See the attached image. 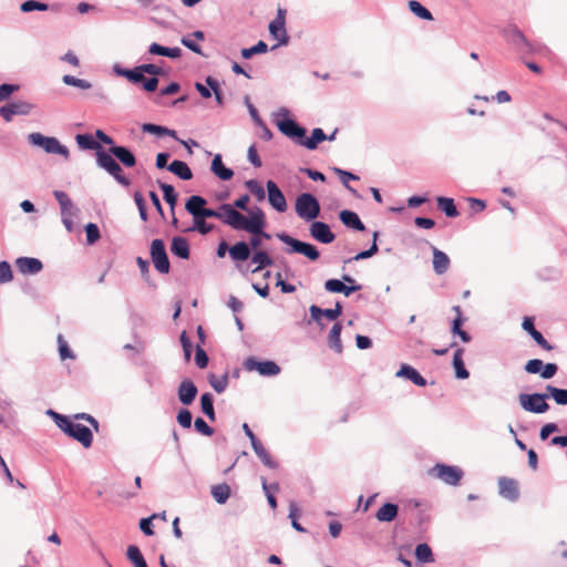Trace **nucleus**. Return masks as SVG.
Here are the masks:
<instances>
[{
	"label": "nucleus",
	"mask_w": 567,
	"mask_h": 567,
	"mask_svg": "<svg viewBox=\"0 0 567 567\" xmlns=\"http://www.w3.org/2000/svg\"><path fill=\"white\" fill-rule=\"evenodd\" d=\"M151 258L157 271L161 274H168L171 266L166 254L165 244L162 239H154L152 241Z\"/></svg>",
	"instance_id": "10"
},
{
	"label": "nucleus",
	"mask_w": 567,
	"mask_h": 567,
	"mask_svg": "<svg viewBox=\"0 0 567 567\" xmlns=\"http://www.w3.org/2000/svg\"><path fill=\"white\" fill-rule=\"evenodd\" d=\"M436 202L439 209L444 212L447 217H456L458 215V212L452 198L437 197Z\"/></svg>",
	"instance_id": "39"
},
{
	"label": "nucleus",
	"mask_w": 567,
	"mask_h": 567,
	"mask_svg": "<svg viewBox=\"0 0 567 567\" xmlns=\"http://www.w3.org/2000/svg\"><path fill=\"white\" fill-rule=\"evenodd\" d=\"M195 362H196L197 367L200 369L206 368L208 364V355L200 346H197L196 354H195Z\"/></svg>",
	"instance_id": "61"
},
{
	"label": "nucleus",
	"mask_w": 567,
	"mask_h": 567,
	"mask_svg": "<svg viewBox=\"0 0 567 567\" xmlns=\"http://www.w3.org/2000/svg\"><path fill=\"white\" fill-rule=\"evenodd\" d=\"M548 398H553L554 401L559 405H567V389H558L553 385H546V392Z\"/></svg>",
	"instance_id": "38"
},
{
	"label": "nucleus",
	"mask_w": 567,
	"mask_h": 567,
	"mask_svg": "<svg viewBox=\"0 0 567 567\" xmlns=\"http://www.w3.org/2000/svg\"><path fill=\"white\" fill-rule=\"evenodd\" d=\"M399 507L392 503L383 504L379 511L375 513V518L379 522L390 523L395 519L398 516Z\"/></svg>",
	"instance_id": "25"
},
{
	"label": "nucleus",
	"mask_w": 567,
	"mask_h": 567,
	"mask_svg": "<svg viewBox=\"0 0 567 567\" xmlns=\"http://www.w3.org/2000/svg\"><path fill=\"white\" fill-rule=\"evenodd\" d=\"M50 414L54 417L55 424L65 434L80 442L83 447L89 449L92 445L93 435L87 426L80 423H75L68 416L61 415L53 411H50Z\"/></svg>",
	"instance_id": "2"
},
{
	"label": "nucleus",
	"mask_w": 567,
	"mask_h": 567,
	"mask_svg": "<svg viewBox=\"0 0 567 567\" xmlns=\"http://www.w3.org/2000/svg\"><path fill=\"white\" fill-rule=\"evenodd\" d=\"M310 235L322 244H330L334 240L336 236L330 230V227L322 221H313L310 225Z\"/></svg>",
	"instance_id": "17"
},
{
	"label": "nucleus",
	"mask_w": 567,
	"mask_h": 567,
	"mask_svg": "<svg viewBox=\"0 0 567 567\" xmlns=\"http://www.w3.org/2000/svg\"><path fill=\"white\" fill-rule=\"evenodd\" d=\"M177 422L182 427L189 429L192 425V413L188 410H181L177 414Z\"/></svg>",
	"instance_id": "63"
},
{
	"label": "nucleus",
	"mask_w": 567,
	"mask_h": 567,
	"mask_svg": "<svg viewBox=\"0 0 567 567\" xmlns=\"http://www.w3.org/2000/svg\"><path fill=\"white\" fill-rule=\"evenodd\" d=\"M194 426L196 431L202 433L203 435L210 436L214 433V430L202 417H197L195 420Z\"/></svg>",
	"instance_id": "58"
},
{
	"label": "nucleus",
	"mask_w": 567,
	"mask_h": 567,
	"mask_svg": "<svg viewBox=\"0 0 567 567\" xmlns=\"http://www.w3.org/2000/svg\"><path fill=\"white\" fill-rule=\"evenodd\" d=\"M58 343H59V354L62 360L74 359V354L70 350V348L62 334L58 336Z\"/></svg>",
	"instance_id": "53"
},
{
	"label": "nucleus",
	"mask_w": 567,
	"mask_h": 567,
	"mask_svg": "<svg viewBox=\"0 0 567 567\" xmlns=\"http://www.w3.org/2000/svg\"><path fill=\"white\" fill-rule=\"evenodd\" d=\"M340 220L349 228L363 231L365 229L363 223L360 220L359 216L351 210H342L340 212Z\"/></svg>",
	"instance_id": "28"
},
{
	"label": "nucleus",
	"mask_w": 567,
	"mask_h": 567,
	"mask_svg": "<svg viewBox=\"0 0 567 567\" xmlns=\"http://www.w3.org/2000/svg\"><path fill=\"white\" fill-rule=\"evenodd\" d=\"M17 268L24 275H34L42 270L43 265L37 258L21 257L16 261Z\"/></svg>",
	"instance_id": "18"
},
{
	"label": "nucleus",
	"mask_w": 567,
	"mask_h": 567,
	"mask_svg": "<svg viewBox=\"0 0 567 567\" xmlns=\"http://www.w3.org/2000/svg\"><path fill=\"white\" fill-rule=\"evenodd\" d=\"M277 237L291 247V252L301 254L310 260H317L319 258V251L313 245L295 239L287 234H278Z\"/></svg>",
	"instance_id": "9"
},
{
	"label": "nucleus",
	"mask_w": 567,
	"mask_h": 567,
	"mask_svg": "<svg viewBox=\"0 0 567 567\" xmlns=\"http://www.w3.org/2000/svg\"><path fill=\"white\" fill-rule=\"evenodd\" d=\"M20 9L22 12H30L33 10L47 11L49 9V6L47 3L39 2L35 0H28L21 4Z\"/></svg>",
	"instance_id": "51"
},
{
	"label": "nucleus",
	"mask_w": 567,
	"mask_h": 567,
	"mask_svg": "<svg viewBox=\"0 0 567 567\" xmlns=\"http://www.w3.org/2000/svg\"><path fill=\"white\" fill-rule=\"evenodd\" d=\"M33 107V104L28 101H12L3 106H0V115L3 117L6 122H11L13 116L16 115L30 114Z\"/></svg>",
	"instance_id": "11"
},
{
	"label": "nucleus",
	"mask_w": 567,
	"mask_h": 567,
	"mask_svg": "<svg viewBox=\"0 0 567 567\" xmlns=\"http://www.w3.org/2000/svg\"><path fill=\"white\" fill-rule=\"evenodd\" d=\"M463 352L464 350L462 348H458L453 355V367L455 370V377L457 379H467L470 375L463 361Z\"/></svg>",
	"instance_id": "33"
},
{
	"label": "nucleus",
	"mask_w": 567,
	"mask_h": 567,
	"mask_svg": "<svg viewBox=\"0 0 567 567\" xmlns=\"http://www.w3.org/2000/svg\"><path fill=\"white\" fill-rule=\"evenodd\" d=\"M430 474L449 485H457L463 477L460 467L446 464H436L430 470Z\"/></svg>",
	"instance_id": "8"
},
{
	"label": "nucleus",
	"mask_w": 567,
	"mask_h": 567,
	"mask_svg": "<svg viewBox=\"0 0 567 567\" xmlns=\"http://www.w3.org/2000/svg\"><path fill=\"white\" fill-rule=\"evenodd\" d=\"M118 73L133 83H142L145 80L144 71L141 69V65L132 70H121Z\"/></svg>",
	"instance_id": "45"
},
{
	"label": "nucleus",
	"mask_w": 567,
	"mask_h": 567,
	"mask_svg": "<svg viewBox=\"0 0 567 567\" xmlns=\"http://www.w3.org/2000/svg\"><path fill=\"white\" fill-rule=\"evenodd\" d=\"M142 131L151 134H156L158 136L167 135L173 138H177L176 132L174 130H169L165 126L156 125V124H143Z\"/></svg>",
	"instance_id": "41"
},
{
	"label": "nucleus",
	"mask_w": 567,
	"mask_h": 567,
	"mask_svg": "<svg viewBox=\"0 0 567 567\" xmlns=\"http://www.w3.org/2000/svg\"><path fill=\"white\" fill-rule=\"evenodd\" d=\"M206 83L215 94V99L219 105L223 104V96L219 87V83L212 76L206 78Z\"/></svg>",
	"instance_id": "57"
},
{
	"label": "nucleus",
	"mask_w": 567,
	"mask_h": 567,
	"mask_svg": "<svg viewBox=\"0 0 567 567\" xmlns=\"http://www.w3.org/2000/svg\"><path fill=\"white\" fill-rule=\"evenodd\" d=\"M498 492L504 498L515 502L519 497L518 482L512 477H499L498 478Z\"/></svg>",
	"instance_id": "15"
},
{
	"label": "nucleus",
	"mask_w": 567,
	"mask_h": 567,
	"mask_svg": "<svg viewBox=\"0 0 567 567\" xmlns=\"http://www.w3.org/2000/svg\"><path fill=\"white\" fill-rule=\"evenodd\" d=\"M286 10L278 8L277 17L269 23V32L278 41L279 44L288 43V35L286 32Z\"/></svg>",
	"instance_id": "13"
},
{
	"label": "nucleus",
	"mask_w": 567,
	"mask_h": 567,
	"mask_svg": "<svg viewBox=\"0 0 567 567\" xmlns=\"http://www.w3.org/2000/svg\"><path fill=\"white\" fill-rule=\"evenodd\" d=\"M415 557L422 563H432L434 560L432 549L427 544H419L416 546Z\"/></svg>",
	"instance_id": "46"
},
{
	"label": "nucleus",
	"mask_w": 567,
	"mask_h": 567,
	"mask_svg": "<svg viewBox=\"0 0 567 567\" xmlns=\"http://www.w3.org/2000/svg\"><path fill=\"white\" fill-rule=\"evenodd\" d=\"M548 394L545 393H522L518 395V401L523 410L530 413H545L549 410V405L546 402Z\"/></svg>",
	"instance_id": "7"
},
{
	"label": "nucleus",
	"mask_w": 567,
	"mask_h": 567,
	"mask_svg": "<svg viewBox=\"0 0 567 567\" xmlns=\"http://www.w3.org/2000/svg\"><path fill=\"white\" fill-rule=\"evenodd\" d=\"M197 392L193 381L188 379L183 380L178 386V399L183 404L189 405L195 400Z\"/></svg>",
	"instance_id": "19"
},
{
	"label": "nucleus",
	"mask_w": 567,
	"mask_h": 567,
	"mask_svg": "<svg viewBox=\"0 0 567 567\" xmlns=\"http://www.w3.org/2000/svg\"><path fill=\"white\" fill-rule=\"evenodd\" d=\"M107 153L112 157L115 156L126 167H133L136 165L134 154L124 146H112Z\"/></svg>",
	"instance_id": "20"
},
{
	"label": "nucleus",
	"mask_w": 567,
	"mask_h": 567,
	"mask_svg": "<svg viewBox=\"0 0 567 567\" xmlns=\"http://www.w3.org/2000/svg\"><path fill=\"white\" fill-rule=\"evenodd\" d=\"M261 483H262V489L267 496V501H268L270 507L272 509H276L277 508V499L274 496V493L279 491V485L277 483L269 485L265 477H261Z\"/></svg>",
	"instance_id": "42"
},
{
	"label": "nucleus",
	"mask_w": 567,
	"mask_h": 567,
	"mask_svg": "<svg viewBox=\"0 0 567 567\" xmlns=\"http://www.w3.org/2000/svg\"><path fill=\"white\" fill-rule=\"evenodd\" d=\"M408 7L411 10V12H413L419 18L424 19V20H433L432 13L425 7H423L419 1L410 0L408 3Z\"/></svg>",
	"instance_id": "43"
},
{
	"label": "nucleus",
	"mask_w": 567,
	"mask_h": 567,
	"mask_svg": "<svg viewBox=\"0 0 567 567\" xmlns=\"http://www.w3.org/2000/svg\"><path fill=\"white\" fill-rule=\"evenodd\" d=\"M171 251L173 255L182 258H189V244L184 237H174L171 245Z\"/></svg>",
	"instance_id": "26"
},
{
	"label": "nucleus",
	"mask_w": 567,
	"mask_h": 567,
	"mask_svg": "<svg viewBox=\"0 0 567 567\" xmlns=\"http://www.w3.org/2000/svg\"><path fill=\"white\" fill-rule=\"evenodd\" d=\"M54 197L58 200V203L60 204V207H61L63 213L68 212V210H70L72 208V202L69 198L66 193H64L62 190H55L54 192Z\"/></svg>",
	"instance_id": "54"
},
{
	"label": "nucleus",
	"mask_w": 567,
	"mask_h": 567,
	"mask_svg": "<svg viewBox=\"0 0 567 567\" xmlns=\"http://www.w3.org/2000/svg\"><path fill=\"white\" fill-rule=\"evenodd\" d=\"M341 330V323L336 322L329 332V346L338 353L342 352V343L340 338Z\"/></svg>",
	"instance_id": "35"
},
{
	"label": "nucleus",
	"mask_w": 567,
	"mask_h": 567,
	"mask_svg": "<svg viewBox=\"0 0 567 567\" xmlns=\"http://www.w3.org/2000/svg\"><path fill=\"white\" fill-rule=\"evenodd\" d=\"M246 186L259 200L265 198V190L257 181L250 179L246 182Z\"/></svg>",
	"instance_id": "55"
},
{
	"label": "nucleus",
	"mask_w": 567,
	"mask_h": 567,
	"mask_svg": "<svg viewBox=\"0 0 567 567\" xmlns=\"http://www.w3.org/2000/svg\"><path fill=\"white\" fill-rule=\"evenodd\" d=\"M333 172L339 176L342 184L351 192L354 193V189L349 185V181H358L359 177L350 172L343 171L341 168L334 167Z\"/></svg>",
	"instance_id": "50"
},
{
	"label": "nucleus",
	"mask_w": 567,
	"mask_h": 567,
	"mask_svg": "<svg viewBox=\"0 0 567 567\" xmlns=\"http://www.w3.org/2000/svg\"><path fill=\"white\" fill-rule=\"evenodd\" d=\"M309 310H310L311 318L315 321L320 322L322 316L327 317L329 320H336L341 315L342 307H341L340 302H337L336 307L333 309H324L323 310V309L319 308L318 306L312 305Z\"/></svg>",
	"instance_id": "21"
},
{
	"label": "nucleus",
	"mask_w": 567,
	"mask_h": 567,
	"mask_svg": "<svg viewBox=\"0 0 567 567\" xmlns=\"http://www.w3.org/2000/svg\"><path fill=\"white\" fill-rule=\"evenodd\" d=\"M296 213L305 220H313L320 214V205L317 198L308 193L301 194L296 199Z\"/></svg>",
	"instance_id": "5"
},
{
	"label": "nucleus",
	"mask_w": 567,
	"mask_h": 567,
	"mask_svg": "<svg viewBox=\"0 0 567 567\" xmlns=\"http://www.w3.org/2000/svg\"><path fill=\"white\" fill-rule=\"evenodd\" d=\"M543 367H544V363L542 360L532 359V360L527 361V363L525 364V370H526V372H528L530 374H536V373H540Z\"/></svg>",
	"instance_id": "62"
},
{
	"label": "nucleus",
	"mask_w": 567,
	"mask_h": 567,
	"mask_svg": "<svg viewBox=\"0 0 567 567\" xmlns=\"http://www.w3.org/2000/svg\"><path fill=\"white\" fill-rule=\"evenodd\" d=\"M268 192V202L272 208L278 210L279 213H284L287 210V202L285 195L279 189L277 184L274 181H268L267 184Z\"/></svg>",
	"instance_id": "14"
},
{
	"label": "nucleus",
	"mask_w": 567,
	"mask_h": 567,
	"mask_svg": "<svg viewBox=\"0 0 567 567\" xmlns=\"http://www.w3.org/2000/svg\"><path fill=\"white\" fill-rule=\"evenodd\" d=\"M85 233H86V241L89 245H93L101 237L99 227L93 223H89L85 226Z\"/></svg>",
	"instance_id": "52"
},
{
	"label": "nucleus",
	"mask_w": 567,
	"mask_h": 567,
	"mask_svg": "<svg viewBox=\"0 0 567 567\" xmlns=\"http://www.w3.org/2000/svg\"><path fill=\"white\" fill-rule=\"evenodd\" d=\"M159 187L163 190L164 199L167 202V204L171 206V209L173 210L177 202V194L174 187L165 183H159Z\"/></svg>",
	"instance_id": "48"
},
{
	"label": "nucleus",
	"mask_w": 567,
	"mask_h": 567,
	"mask_svg": "<svg viewBox=\"0 0 567 567\" xmlns=\"http://www.w3.org/2000/svg\"><path fill=\"white\" fill-rule=\"evenodd\" d=\"M200 218H218L225 225L229 227L240 226L239 224L244 221V215L235 209L230 204L220 205L219 209L215 210L212 208H206L204 206L203 210H200Z\"/></svg>",
	"instance_id": "4"
},
{
	"label": "nucleus",
	"mask_w": 567,
	"mask_h": 567,
	"mask_svg": "<svg viewBox=\"0 0 567 567\" xmlns=\"http://www.w3.org/2000/svg\"><path fill=\"white\" fill-rule=\"evenodd\" d=\"M245 368L248 371H258L261 375H276L280 372V368L274 361L259 362L255 358H248L245 361Z\"/></svg>",
	"instance_id": "16"
},
{
	"label": "nucleus",
	"mask_w": 567,
	"mask_h": 567,
	"mask_svg": "<svg viewBox=\"0 0 567 567\" xmlns=\"http://www.w3.org/2000/svg\"><path fill=\"white\" fill-rule=\"evenodd\" d=\"M62 81L66 85L75 86V87H79V89H82V90H87V89H90L92 86L89 81L82 80V79H78V78H75L73 75H68V74L63 76Z\"/></svg>",
	"instance_id": "49"
},
{
	"label": "nucleus",
	"mask_w": 567,
	"mask_h": 567,
	"mask_svg": "<svg viewBox=\"0 0 567 567\" xmlns=\"http://www.w3.org/2000/svg\"><path fill=\"white\" fill-rule=\"evenodd\" d=\"M395 375L400 378H406L419 386L426 385V380L413 367L409 364H402Z\"/></svg>",
	"instance_id": "23"
},
{
	"label": "nucleus",
	"mask_w": 567,
	"mask_h": 567,
	"mask_svg": "<svg viewBox=\"0 0 567 567\" xmlns=\"http://www.w3.org/2000/svg\"><path fill=\"white\" fill-rule=\"evenodd\" d=\"M229 256L234 261H245L250 257L249 245L239 241L229 248Z\"/></svg>",
	"instance_id": "29"
},
{
	"label": "nucleus",
	"mask_w": 567,
	"mask_h": 567,
	"mask_svg": "<svg viewBox=\"0 0 567 567\" xmlns=\"http://www.w3.org/2000/svg\"><path fill=\"white\" fill-rule=\"evenodd\" d=\"M254 452L260 458L262 464L269 468H276L278 464L271 458L269 452L264 447L261 442L258 440L251 444Z\"/></svg>",
	"instance_id": "32"
},
{
	"label": "nucleus",
	"mask_w": 567,
	"mask_h": 567,
	"mask_svg": "<svg viewBox=\"0 0 567 567\" xmlns=\"http://www.w3.org/2000/svg\"><path fill=\"white\" fill-rule=\"evenodd\" d=\"M268 51V45L264 41H259L256 45L251 48H245L240 51V54L244 59H250L255 54L266 53Z\"/></svg>",
	"instance_id": "47"
},
{
	"label": "nucleus",
	"mask_w": 567,
	"mask_h": 567,
	"mask_svg": "<svg viewBox=\"0 0 567 567\" xmlns=\"http://www.w3.org/2000/svg\"><path fill=\"white\" fill-rule=\"evenodd\" d=\"M506 41L516 50L527 53L532 51V45L525 38L523 32L515 25H511L504 30Z\"/></svg>",
	"instance_id": "12"
},
{
	"label": "nucleus",
	"mask_w": 567,
	"mask_h": 567,
	"mask_svg": "<svg viewBox=\"0 0 567 567\" xmlns=\"http://www.w3.org/2000/svg\"><path fill=\"white\" fill-rule=\"evenodd\" d=\"M194 229H197L200 234L206 235L213 231L214 226L212 224H207L204 218L196 217L194 218Z\"/></svg>",
	"instance_id": "59"
},
{
	"label": "nucleus",
	"mask_w": 567,
	"mask_h": 567,
	"mask_svg": "<svg viewBox=\"0 0 567 567\" xmlns=\"http://www.w3.org/2000/svg\"><path fill=\"white\" fill-rule=\"evenodd\" d=\"M167 169L178 176L183 181H189L193 178V173L189 166L183 162L175 159L168 166Z\"/></svg>",
	"instance_id": "27"
},
{
	"label": "nucleus",
	"mask_w": 567,
	"mask_h": 567,
	"mask_svg": "<svg viewBox=\"0 0 567 567\" xmlns=\"http://www.w3.org/2000/svg\"><path fill=\"white\" fill-rule=\"evenodd\" d=\"M212 495L218 504H225L230 496V487L226 483L212 487Z\"/></svg>",
	"instance_id": "36"
},
{
	"label": "nucleus",
	"mask_w": 567,
	"mask_h": 567,
	"mask_svg": "<svg viewBox=\"0 0 567 567\" xmlns=\"http://www.w3.org/2000/svg\"><path fill=\"white\" fill-rule=\"evenodd\" d=\"M251 261L257 265V267L252 270V272H257V271L264 269L265 267L272 265V259L264 250L256 251L251 257Z\"/></svg>",
	"instance_id": "40"
},
{
	"label": "nucleus",
	"mask_w": 567,
	"mask_h": 567,
	"mask_svg": "<svg viewBox=\"0 0 567 567\" xmlns=\"http://www.w3.org/2000/svg\"><path fill=\"white\" fill-rule=\"evenodd\" d=\"M530 337L535 340V342L546 351H551L553 346L548 343V341L543 337V334L538 330H534Z\"/></svg>",
	"instance_id": "64"
},
{
	"label": "nucleus",
	"mask_w": 567,
	"mask_h": 567,
	"mask_svg": "<svg viewBox=\"0 0 567 567\" xmlns=\"http://www.w3.org/2000/svg\"><path fill=\"white\" fill-rule=\"evenodd\" d=\"M326 140H327V135L324 134V132L321 128L317 127L312 131L310 138L299 140V143L302 146L307 147L308 150H315V148H317L319 143H321Z\"/></svg>",
	"instance_id": "34"
},
{
	"label": "nucleus",
	"mask_w": 567,
	"mask_h": 567,
	"mask_svg": "<svg viewBox=\"0 0 567 567\" xmlns=\"http://www.w3.org/2000/svg\"><path fill=\"white\" fill-rule=\"evenodd\" d=\"M450 267V258L447 255L436 247H433V269L437 275H443Z\"/></svg>",
	"instance_id": "24"
},
{
	"label": "nucleus",
	"mask_w": 567,
	"mask_h": 567,
	"mask_svg": "<svg viewBox=\"0 0 567 567\" xmlns=\"http://www.w3.org/2000/svg\"><path fill=\"white\" fill-rule=\"evenodd\" d=\"M203 413L210 420L215 421V411L213 405V396L210 393H204L200 398Z\"/></svg>",
	"instance_id": "44"
},
{
	"label": "nucleus",
	"mask_w": 567,
	"mask_h": 567,
	"mask_svg": "<svg viewBox=\"0 0 567 567\" xmlns=\"http://www.w3.org/2000/svg\"><path fill=\"white\" fill-rule=\"evenodd\" d=\"M240 226H235L233 229L235 230H245L251 234L249 245L256 249L261 246V237L260 234H264V228L266 227V216L261 208L256 207L254 210L249 212V216L244 215V221L239 224Z\"/></svg>",
	"instance_id": "3"
},
{
	"label": "nucleus",
	"mask_w": 567,
	"mask_h": 567,
	"mask_svg": "<svg viewBox=\"0 0 567 567\" xmlns=\"http://www.w3.org/2000/svg\"><path fill=\"white\" fill-rule=\"evenodd\" d=\"M19 90V85L16 84H1L0 85V102L6 101L11 94Z\"/></svg>",
	"instance_id": "60"
},
{
	"label": "nucleus",
	"mask_w": 567,
	"mask_h": 567,
	"mask_svg": "<svg viewBox=\"0 0 567 567\" xmlns=\"http://www.w3.org/2000/svg\"><path fill=\"white\" fill-rule=\"evenodd\" d=\"M207 202L204 197L193 195L186 202L185 208L190 215H193L194 218H196L200 216V210H203Z\"/></svg>",
	"instance_id": "31"
},
{
	"label": "nucleus",
	"mask_w": 567,
	"mask_h": 567,
	"mask_svg": "<svg viewBox=\"0 0 567 567\" xmlns=\"http://www.w3.org/2000/svg\"><path fill=\"white\" fill-rule=\"evenodd\" d=\"M12 280L11 266L7 261L0 262V284H7Z\"/></svg>",
	"instance_id": "56"
},
{
	"label": "nucleus",
	"mask_w": 567,
	"mask_h": 567,
	"mask_svg": "<svg viewBox=\"0 0 567 567\" xmlns=\"http://www.w3.org/2000/svg\"><path fill=\"white\" fill-rule=\"evenodd\" d=\"M28 140L32 145L43 148L49 154H59L65 159L70 156L69 150L55 137L44 136L41 133H31Z\"/></svg>",
	"instance_id": "6"
},
{
	"label": "nucleus",
	"mask_w": 567,
	"mask_h": 567,
	"mask_svg": "<svg viewBox=\"0 0 567 567\" xmlns=\"http://www.w3.org/2000/svg\"><path fill=\"white\" fill-rule=\"evenodd\" d=\"M212 172L218 176L221 181H229L234 176V172L230 168L225 167L219 154L215 155L212 162Z\"/></svg>",
	"instance_id": "30"
},
{
	"label": "nucleus",
	"mask_w": 567,
	"mask_h": 567,
	"mask_svg": "<svg viewBox=\"0 0 567 567\" xmlns=\"http://www.w3.org/2000/svg\"><path fill=\"white\" fill-rule=\"evenodd\" d=\"M76 143L83 150L96 151V163L100 167L104 168L111 174L120 184L124 186L130 185V179L123 174L120 164L102 148L101 144L89 134L76 135Z\"/></svg>",
	"instance_id": "1"
},
{
	"label": "nucleus",
	"mask_w": 567,
	"mask_h": 567,
	"mask_svg": "<svg viewBox=\"0 0 567 567\" xmlns=\"http://www.w3.org/2000/svg\"><path fill=\"white\" fill-rule=\"evenodd\" d=\"M278 128L282 134H285L288 137L295 138L298 137L302 140L306 135V130L300 127L295 121L292 120H284L278 123Z\"/></svg>",
	"instance_id": "22"
},
{
	"label": "nucleus",
	"mask_w": 567,
	"mask_h": 567,
	"mask_svg": "<svg viewBox=\"0 0 567 567\" xmlns=\"http://www.w3.org/2000/svg\"><path fill=\"white\" fill-rule=\"evenodd\" d=\"M127 559L134 565V567H148L140 548L135 545L127 547Z\"/></svg>",
	"instance_id": "37"
}]
</instances>
